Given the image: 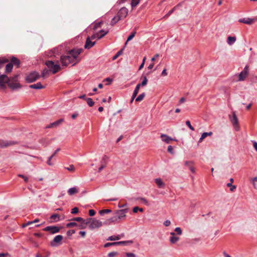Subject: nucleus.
Returning a JSON list of instances; mask_svg holds the SVG:
<instances>
[{
  "label": "nucleus",
  "mask_w": 257,
  "mask_h": 257,
  "mask_svg": "<svg viewBox=\"0 0 257 257\" xmlns=\"http://www.w3.org/2000/svg\"><path fill=\"white\" fill-rule=\"evenodd\" d=\"M80 53V50H72L69 51L67 55L62 56L60 61L62 65L66 66L70 64H72V65L75 64L78 62L77 58Z\"/></svg>",
  "instance_id": "1"
},
{
  "label": "nucleus",
  "mask_w": 257,
  "mask_h": 257,
  "mask_svg": "<svg viewBox=\"0 0 257 257\" xmlns=\"http://www.w3.org/2000/svg\"><path fill=\"white\" fill-rule=\"evenodd\" d=\"M89 221V229L90 230H94L98 229L103 225V222L95 218H88Z\"/></svg>",
  "instance_id": "2"
},
{
  "label": "nucleus",
  "mask_w": 257,
  "mask_h": 257,
  "mask_svg": "<svg viewBox=\"0 0 257 257\" xmlns=\"http://www.w3.org/2000/svg\"><path fill=\"white\" fill-rule=\"evenodd\" d=\"M45 64L49 68V71L52 72L53 74L57 73L60 68V66L58 61L56 63H55L52 60L47 61L45 62Z\"/></svg>",
  "instance_id": "3"
},
{
  "label": "nucleus",
  "mask_w": 257,
  "mask_h": 257,
  "mask_svg": "<svg viewBox=\"0 0 257 257\" xmlns=\"http://www.w3.org/2000/svg\"><path fill=\"white\" fill-rule=\"evenodd\" d=\"M40 75L39 73L36 71L30 73L26 78V80L28 83H32L35 81Z\"/></svg>",
  "instance_id": "4"
},
{
  "label": "nucleus",
  "mask_w": 257,
  "mask_h": 257,
  "mask_svg": "<svg viewBox=\"0 0 257 257\" xmlns=\"http://www.w3.org/2000/svg\"><path fill=\"white\" fill-rule=\"evenodd\" d=\"M11 79L6 75L3 74L0 76V87L5 88L6 84L10 82Z\"/></svg>",
  "instance_id": "5"
},
{
  "label": "nucleus",
  "mask_w": 257,
  "mask_h": 257,
  "mask_svg": "<svg viewBox=\"0 0 257 257\" xmlns=\"http://www.w3.org/2000/svg\"><path fill=\"white\" fill-rule=\"evenodd\" d=\"M44 231H48L51 234L59 232L60 228L56 226H48L43 229Z\"/></svg>",
  "instance_id": "6"
},
{
  "label": "nucleus",
  "mask_w": 257,
  "mask_h": 257,
  "mask_svg": "<svg viewBox=\"0 0 257 257\" xmlns=\"http://www.w3.org/2000/svg\"><path fill=\"white\" fill-rule=\"evenodd\" d=\"M248 73V67L246 66L243 70L238 75V81H243L246 77Z\"/></svg>",
  "instance_id": "7"
},
{
  "label": "nucleus",
  "mask_w": 257,
  "mask_h": 257,
  "mask_svg": "<svg viewBox=\"0 0 257 257\" xmlns=\"http://www.w3.org/2000/svg\"><path fill=\"white\" fill-rule=\"evenodd\" d=\"M128 13V10L126 8H122L120 9L117 14V17L121 19V18L125 17Z\"/></svg>",
  "instance_id": "8"
},
{
  "label": "nucleus",
  "mask_w": 257,
  "mask_h": 257,
  "mask_svg": "<svg viewBox=\"0 0 257 257\" xmlns=\"http://www.w3.org/2000/svg\"><path fill=\"white\" fill-rule=\"evenodd\" d=\"M91 37H88L86 39V43L84 45L85 49H90L95 44V42H92Z\"/></svg>",
  "instance_id": "9"
},
{
  "label": "nucleus",
  "mask_w": 257,
  "mask_h": 257,
  "mask_svg": "<svg viewBox=\"0 0 257 257\" xmlns=\"http://www.w3.org/2000/svg\"><path fill=\"white\" fill-rule=\"evenodd\" d=\"M238 22L247 25H251L254 22V20L249 18H245L239 19Z\"/></svg>",
  "instance_id": "10"
},
{
  "label": "nucleus",
  "mask_w": 257,
  "mask_h": 257,
  "mask_svg": "<svg viewBox=\"0 0 257 257\" xmlns=\"http://www.w3.org/2000/svg\"><path fill=\"white\" fill-rule=\"evenodd\" d=\"M8 85L9 87L12 90H16L21 88L22 87L20 83L15 82H11V81H10V82L9 83Z\"/></svg>",
  "instance_id": "11"
},
{
  "label": "nucleus",
  "mask_w": 257,
  "mask_h": 257,
  "mask_svg": "<svg viewBox=\"0 0 257 257\" xmlns=\"http://www.w3.org/2000/svg\"><path fill=\"white\" fill-rule=\"evenodd\" d=\"M117 221V217L116 216H113L110 218L106 219L103 223V224L109 225L113 223H115Z\"/></svg>",
  "instance_id": "12"
},
{
  "label": "nucleus",
  "mask_w": 257,
  "mask_h": 257,
  "mask_svg": "<svg viewBox=\"0 0 257 257\" xmlns=\"http://www.w3.org/2000/svg\"><path fill=\"white\" fill-rule=\"evenodd\" d=\"M123 236V234H117V235H112V236H110L108 237V238H107V241H116V240H118L122 239Z\"/></svg>",
  "instance_id": "13"
},
{
  "label": "nucleus",
  "mask_w": 257,
  "mask_h": 257,
  "mask_svg": "<svg viewBox=\"0 0 257 257\" xmlns=\"http://www.w3.org/2000/svg\"><path fill=\"white\" fill-rule=\"evenodd\" d=\"M108 31H106L104 33V34H100L99 33H97L94 35H93L91 37V39L92 40H94L95 39H100L102 38L103 37H104L105 35H106L108 33Z\"/></svg>",
  "instance_id": "14"
},
{
  "label": "nucleus",
  "mask_w": 257,
  "mask_h": 257,
  "mask_svg": "<svg viewBox=\"0 0 257 257\" xmlns=\"http://www.w3.org/2000/svg\"><path fill=\"white\" fill-rule=\"evenodd\" d=\"M155 182L160 188H165V184L161 178H156L155 179Z\"/></svg>",
  "instance_id": "15"
},
{
  "label": "nucleus",
  "mask_w": 257,
  "mask_h": 257,
  "mask_svg": "<svg viewBox=\"0 0 257 257\" xmlns=\"http://www.w3.org/2000/svg\"><path fill=\"white\" fill-rule=\"evenodd\" d=\"M161 138L163 142L167 144L169 143L170 141L173 140L172 138L165 134H162L161 135Z\"/></svg>",
  "instance_id": "16"
},
{
  "label": "nucleus",
  "mask_w": 257,
  "mask_h": 257,
  "mask_svg": "<svg viewBox=\"0 0 257 257\" xmlns=\"http://www.w3.org/2000/svg\"><path fill=\"white\" fill-rule=\"evenodd\" d=\"M89 223L88 218L86 219H83V220L80 222L81 228L84 229L87 227L89 228Z\"/></svg>",
  "instance_id": "17"
},
{
  "label": "nucleus",
  "mask_w": 257,
  "mask_h": 257,
  "mask_svg": "<svg viewBox=\"0 0 257 257\" xmlns=\"http://www.w3.org/2000/svg\"><path fill=\"white\" fill-rule=\"evenodd\" d=\"M14 144V142L12 141H0V146L2 147L10 146Z\"/></svg>",
  "instance_id": "18"
},
{
  "label": "nucleus",
  "mask_w": 257,
  "mask_h": 257,
  "mask_svg": "<svg viewBox=\"0 0 257 257\" xmlns=\"http://www.w3.org/2000/svg\"><path fill=\"white\" fill-rule=\"evenodd\" d=\"M126 212H127L126 209L120 210L117 213V214H118L117 216H116L117 217V220L118 219H121V218H123V217H124L125 216V213Z\"/></svg>",
  "instance_id": "19"
},
{
  "label": "nucleus",
  "mask_w": 257,
  "mask_h": 257,
  "mask_svg": "<svg viewBox=\"0 0 257 257\" xmlns=\"http://www.w3.org/2000/svg\"><path fill=\"white\" fill-rule=\"evenodd\" d=\"M29 87L33 89H41L43 88L44 87L42 85L40 82L37 83L36 84H34L29 86Z\"/></svg>",
  "instance_id": "20"
},
{
  "label": "nucleus",
  "mask_w": 257,
  "mask_h": 257,
  "mask_svg": "<svg viewBox=\"0 0 257 257\" xmlns=\"http://www.w3.org/2000/svg\"><path fill=\"white\" fill-rule=\"evenodd\" d=\"M231 121L234 127L238 125V119L234 113H233L232 117L231 118Z\"/></svg>",
  "instance_id": "21"
},
{
  "label": "nucleus",
  "mask_w": 257,
  "mask_h": 257,
  "mask_svg": "<svg viewBox=\"0 0 257 257\" xmlns=\"http://www.w3.org/2000/svg\"><path fill=\"white\" fill-rule=\"evenodd\" d=\"M235 37L229 36L227 39V43L229 45H232L236 41Z\"/></svg>",
  "instance_id": "22"
},
{
  "label": "nucleus",
  "mask_w": 257,
  "mask_h": 257,
  "mask_svg": "<svg viewBox=\"0 0 257 257\" xmlns=\"http://www.w3.org/2000/svg\"><path fill=\"white\" fill-rule=\"evenodd\" d=\"M212 135V132L203 133L202 134L200 138L199 139V143L202 142L204 139H205L207 136H211Z\"/></svg>",
  "instance_id": "23"
},
{
  "label": "nucleus",
  "mask_w": 257,
  "mask_h": 257,
  "mask_svg": "<svg viewBox=\"0 0 257 257\" xmlns=\"http://www.w3.org/2000/svg\"><path fill=\"white\" fill-rule=\"evenodd\" d=\"M124 242H107V243H106V244H104V246L105 247H109L110 246L116 245H118V244H121V243H123Z\"/></svg>",
  "instance_id": "24"
},
{
  "label": "nucleus",
  "mask_w": 257,
  "mask_h": 257,
  "mask_svg": "<svg viewBox=\"0 0 257 257\" xmlns=\"http://www.w3.org/2000/svg\"><path fill=\"white\" fill-rule=\"evenodd\" d=\"M77 192L78 190L76 187H72L70 188L68 191V193L70 195H72Z\"/></svg>",
  "instance_id": "25"
},
{
  "label": "nucleus",
  "mask_w": 257,
  "mask_h": 257,
  "mask_svg": "<svg viewBox=\"0 0 257 257\" xmlns=\"http://www.w3.org/2000/svg\"><path fill=\"white\" fill-rule=\"evenodd\" d=\"M12 64H15L17 65L18 66H19L20 64V61L16 57H12L11 59V63Z\"/></svg>",
  "instance_id": "26"
},
{
  "label": "nucleus",
  "mask_w": 257,
  "mask_h": 257,
  "mask_svg": "<svg viewBox=\"0 0 257 257\" xmlns=\"http://www.w3.org/2000/svg\"><path fill=\"white\" fill-rule=\"evenodd\" d=\"M123 49L124 48H123L122 49H121L120 50H119L116 54L115 55H114L113 57H112V60H114L115 59H116L119 56H120L121 55H122V53H123Z\"/></svg>",
  "instance_id": "27"
},
{
  "label": "nucleus",
  "mask_w": 257,
  "mask_h": 257,
  "mask_svg": "<svg viewBox=\"0 0 257 257\" xmlns=\"http://www.w3.org/2000/svg\"><path fill=\"white\" fill-rule=\"evenodd\" d=\"M13 65L12 63H9L6 65V71L7 72H10L12 70Z\"/></svg>",
  "instance_id": "28"
},
{
  "label": "nucleus",
  "mask_w": 257,
  "mask_h": 257,
  "mask_svg": "<svg viewBox=\"0 0 257 257\" xmlns=\"http://www.w3.org/2000/svg\"><path fill=\"white\" fill-rule=\"evenodd\" d=\"M226 185L227 187H230V191L231 192H233L236 188V186L232 185L231 183H228Z\"/></svg>",
  "instance_id": "29"
},
{
  "label": "nucleus",
  "mask_w": 257,
  "mask_h": 257,
  "mask_svg": "<svg viewBox=\"0 0 257 257\" xmlns=\"http://www.w3.org/2000/svg\"><path fill=\"white\" fill-rule=\"evenodd\" d=\"M145 96V93H143L141 94H140L136 98V101H142L144 98Z\"/></svg>",
  "instance_id": "30"
},
{
  "label": "nucleus",
  "mask_w": 257,
  "mask_h": 257,
  "mask_svg": "<svg viewBox=\"0 0 257 257\" xmlns=\"http://www.w3.org/2000/svg\"><path fill=\"white\" fill-rule=\"evenodd\" d=\"M51 219L54 220L55 221H58L60 220V217L58 214H55L51 216Z\"/></svg>",
  "instance_id": "31"
},
{
  "label": "nucleus",
  "mask_w": 257,
  "mask_h": 257,
  "mask_svg": "<svg viewBox=\"0 0 257 257\" xmlns=\"http://www.w3.org/2000/svg\"><path fill=\"white\" fill-rule=\"evenodd\" d=\"M88 105L89 106H92L94 105V102L91 98H85Z\"/></svg>",
  "instance_id": "32"
},
{
  "label": "nucleus",
  "mask_w": 257,
  "mask_h": 257,
  "mask_svg": "<svg viewBox=\"0 0 257 257\" xmlns=\"http://www.w3.org/2000/svg\"><path fill=\"white\" fill-rule=\"evenodd\" d=\"M140 0H132L131 2V6L132 8L137 6L140 3Z\"/></svg>",
  "instance_id": "33"
},
{
  "label": "nucleus",
  "mask_w": 257,
  "mask_h": 257,
  "mask_svg": "<svg viewBox=\"0 0 257 257\" xmlns=\"http://www.w3.org/2000/svg\"><path fill=\"white\" fill-rule=\"evenodd\" d=\"M140 87H141V84H138L136 87V88L133 92V94L135 96H137V95L138 94V92H139V89L140 88Z\"/></svg>",
  "instance_id": "34"
},
{
  "label": "nucleus",
  "mask_w": 257,
  "mask_h": 257,
  "mask_svg": "<svg viewBox=\"0 0 257 257\" xmlns=\"http://www.w3.org/2000/svg\"><path fill=\"white\" fill-rule=\"evenodd\" d=\"M251 181L253 187L257 189V177L253 178Z\"/></svg>",
  "instance_id": "35"
},
{
  "label": "nucleus",
  "mask_w": 257,
  "mask_h": 257,
  "mask_svg": "<svg viewBox=\"0 0 257 257\" xmlns=\"http://www.w3.org/2000/svg\"><path fill=\"white\" fill-rule=\"evenodd\" d=\"M119 20H120V19L117 16L114 17L111 21V23H110L111 25L112 26L114 25L115 24H116L118 22V21Z\"/></svg>",
  "instance_id": "36"
},
{
  "label": "nucleus",
  "mask_w": 257,
  "mask_h": 257,
  "mask_svg": "<svg viewBox=\"0 0 257 257\" xmlns=\"http://www.w3.org/2000/svg\"><path fill=\"white\" fill-rule=\"evenodd\" d=\"M62 242H51L50 245L52 247H57L61 244Z\"/></svg>",
  "instance_id": "37"
},
{
  "label": "nucleus",
  "mask_w": 257,
  "mask_h": 257,
  "mask_svg": "<svg viewBox=\"0 0 257 257\" xmlns=\"http://www.w3.org/2000/svg\"><path fill=\"white\" fill-rule=\"evenodd\" d=\"M143 77L144 79H143V80L141 84H141V86H144L146 85H147V82H148V79L146 76H143Z\"/></svg>",
  "instance_id": "38"
},
{
  "label": "nucleus",
  "mask_w": 257,
  "mask_h": 257,
  "mask_svg": "<svg viewBox=\"0 0 257 257\" xmlns=\"http://www.w3.org/2000/svg\"><path fill=\"white\" fill-rule=\"evenodd\" d=\"M111 210H110V209H104V210H101L100 211H99V214L101 215H103V214H104L105 213H110L111 212Z\"/></svg>",
  "instance_id": "39"
},
{
  "label": "nucleus",
  "mask_w": 257,
  "mask_h": 257,
  "mask_svg": "<svg viewBox=\"0 0 257 257\" xmlns=\"http://www.w3.org/2000/svg\"><path fill=\"white\" fill-rule=\"evenodd\" d=\"M172 236L170 237V241H178V240L179 239V238L177 237H175L174 235H175V233L174 232H172L171 233Z\"/></svg>",
  "instance_id": "40"
},
{
  "label": "nucleus",
  "mask_w": 257,
  "mask_h": 257,
  "mask_svg": "<svg viewBox=\"0 0 257 257\" xmlns=\"http://www.w3.org/2000/svg\"><path fill=\"white\" fill-rule=\"evenodd\" d=\"M63 239V236L61 235L56 236L53 241H61Z\"/></svg>",
  "instance_id": "41"
},
{
  "label": "nucleus",
  "mask_w": 257,
  "mask_h": 257,
  "mask_svg": "<svg viewBox=\"0 0 257 257\" xmlns=\"http://www.w3.org/2000/svg\"><path fill=\"white\" fill-rule=\"evenodd\" d=\"M134 213H137L138 211H140V212L143 211V209L142 208H139L138 206L135 207L133 209Z\"/></svg>",
  "instance_id": "42"
},
{
  "label": "nucleus",
  "mask_w": 257,
  "mask_h": 257,
  "mask_svg": "<svg viewBox=\"0 0 257 257\" xmlns=\"http://www.w3.org/2000/svg\"><path fill=\"white\" fill-rule=\"evenodd\" d=\"M77 226V223L74 222H71L66 224L67 227H74Z\"/></svg>",
  "instance_id": "43"
},
{
  "label": "nucleus",
  "mask_w": 257,
  "mask_h": 257,
  "mask_svg": "<svg viewBox=\"0 0 257 257\" xmlns=\"http://www.w3.org/2000/svg\"><path fill=\"white\" fill-rule=\"evenodd\" d=\"M186 124L188 126L189 128L192 131H194V127L191 125L190 121L189 120H187L186 121Z\"/></svg>",
  "instance_id": "44"
},
{
  "label": "nucleus",
  "mask_w": 257,
  "mask_h": 257,
  "mask_svg": "<svg viewBox=\"0 0 257 257\" xmlns=\"http://www.w3.org/2000/svg\"><path fill=\"white\" fill-rule=\"evenodd\" d=\"M57 125H58V124L57 123V121H56L55 122H54L51 123L50 124H49V125H48L46 127L50 128V127H54V126H56Z\"/></svg>",
  "instance_id": "45"
},
{
  "label": "nucleus",
  "mask_w": 257,
  "mask_h": 257,
  "mask_svg": "<svg viewBox=\"0 0 257 257\" xmlns=\"http://www.w3.org/2000/svg\"><path fill=\"white\" fill-rule=\"evenodd\" d=\"M117 254H118V253L116 251H112V252H109L108 254V257H114Z\"/></svg>",
  "instance_id": "46"
},
{
  "label": "nucleus",
  "mask_w": 257,
  "mask_h": 257,
  "mask_svg": "<svg viewBox=\"0 0 257 257\" xmlns=\"http://www.w3.org/2000/svg\"><path fill=\"white\" fill-rule=\"evenodd\" d=\"M48 71L49 70L47 69H44L42 73V77L45 78L46 76V75H48Z\"/></svg>",
  "instance_id": "47"
},
{
  "label": "nucleus",
  "mask_w": 257,
  "mask_h": 257,
  "mask_svg": "<svg viewBox=\"0 0 257 257\" xmlns=\"http://www.w3.org/2000/svg\"><path fill=\"white\" fill-rule=\"evenodd\" d=\"M54 155H52L49 158H48V160L47 161V164L50 165V166H52L53 165V164L51 163V159L54 157Z\"/></svg>",
  "instance_id": "48"
},
{
  "label": "nucleus",
  "mask_w": 257,
  "mask_h": 257,
  "mask_svg": "<svg viewBox=\"0 0 257 257\" xmlns=\"http://www.w3.org/2000/svg\"><path fill=\"white\" fill-rule=\"evenodd\" d=\"M168 151L171 154H174V152L173 151V147L171 146H169L168 147Z\"/></svg>",
  "instance_id": "49"
},
{
  "label": "nucleus",
  "mask_w": 257,
  "mask_h": 257,
  "mask_svg": "<svg viewBox=\"0 0 257 257\" xmlns=\"http://www.w3.org/2000/svg\"><path fill=\"white\" fill-rule=\"evenodd\" d=\"M68 171H74L75 170L74 167L73 165H70L68 167L65 168Z\"/></svg>",
  "instance_id": "50"
},
{
  "label": "nucleus",
  "mask_w": 257,
  "mask_h": 257,
  "mask_svg": "<svg viewBox=\"0 0 257 257\" xmlns=\"http://www.w3.org/2000/svg\"><path fill=\"white\" fill-rule=\"evenodd\" d=\"M175 231L177 232L178 234H181L182 233V230L180 227H176L175 229Z\"/></svg>",
  "instance_id": "51"
},
{
  "label": "nucleus",
  "mask_w": 257,
  "mask_h": 257,
  "mask_svg": "<svg viewBox=\"0 0 257 257\" xmlns=\"http://www.w3.org/2000/svg\"><path fill=\"white\" fill-rule=\"evenodd\" d=\"M34 235L40 239H43V238L42 237L43 234L41 233H35L34 234Z\"/></svg>",
  "instance_id": "52"
},
{
  "label": "nucleus",
  "mask_w": 257,
  "mask_h": 257,
  "mask_svg": "<svg viewBox=\"0 0 257 257\" xmlns=\"http://www.w3.org/2000/svg\"><path fill=\"white\" fill-rule=\"evenodd\" d=\"M18 176L19 177L23 178V179H24V180L26 182H27L28 181V178L27 177H26L23 175H21V174H19Z\"/></svg>",
  "instance_id": "53"
},
{
  "label": "nucleus",
  "mask_w": 257,
  "mask_h": 257,
  "mask_svg": "<svg viewBox=\"0 0 257 257\" xmlns=\"http://www.w3.org/2000/svg\"><path fill=\"white\" fill-rule=\"evenodd\" d=\"M33 224V221H28L26 223L23 224L22 225V227H26V226H27L28 225H30L31 224Z\"/></svg>",
  "instance_id": "54"
},
{
  "label": "nucleus",
  "mask_w": 257,
  "mask_h": 257,
  "mask_svg": "<svg viewBox=\"0 0 257 257\" xmlns=\"http://www.w3.org/2000/svg\"><path fill=\"white\" fill-rule=\"evenodd\" d=\"M78 209L77 207H74L72 209L71 213L72 214H76L78 213Z\"/></svg>",
  "instance_id": "55"
},
{
  "label": "nucleus",
  "mask_w": 257,
  "mask_h": 257,
  "mask_svg": "<svg viewBox=\"0 0 257 257\" xmlns=\"http://www.w3.org/2000/svg\"><path fill=\"white\" fill-rule=\"evenodd\" d=\"M18 75H16L14 76L12 78H10L11 79V82H16L17 81Z\"/></svg>",
  "instance_id": "56"
},
{
  "label": "nucleus",
  "mask_w": 257,
  "mask_h": 257,
  "mask_svg": "<svg viewBox=\"0 0 257 257\" xmlns=\"http://www.w3.org/2000/svg\"><path fill=\"white\" fill-rule=\"evenodd\" d=\"M83 218H81V217H75V218H74L73 219V220H74V221H78V222H80L81 221L83 220Z\"/></svg>",
  "instance_id": "57"
},
{
  "label": "nucleus",
  "mask_w": 257,
  "mask_h": 257,
  "mask_svg": "<svg viewBox=\"0 0 257 257\" xmlns=\"http://www.w3.org/2000/svg\"><path fill=\"white\" fill-rule=\"evenodd\" d=\"M95 211L94 210L91 209V210H89V214L90 216H93L95 215Z\"/></svg>",
  "instance_id": "58"
},
{
  "label": "nucleus",
  "mask_w": 257,
  "mask_h": 257,
  "mask_svg": "<svg viewBox=\"0 0 257 257\" xmlns=\"http://www.w3.org/2000/svg\"><path fill=\"white\" fill-rule=\"evenodd\" d=\"M141 200H142V201L143 203H144L146 205H149V202L147 199H146L145 198H142L141 199Z\"/></svg>",
  "instance_id": "59"
},
{
  "label": "nucleus",
  "mask_w": 257,
  "mask_h": 257,
  "mask_svg": "<svg viewBox=\"0 0 257 257\" xmlns=\"http://www.w3.org/2000/svg\"><path fill=\"white\" fill-rule=\"evenodd\" d=\"M74 233H75V231L74 230H70L67 232V234L68 236H70V235H72Z\"/></svg>",
  "instance_id": "60"
},
{
  "label": "nucleus",
  "mask_w": 257,
  "mask_h": 257,
  "mask_svg": "<svg viewBox=\"0 0 257 257\" xmlns=\"http://www.w3.org/2000/svg\"><path fill=\"white\" fill-rule=\"evenodd\" d=\"M136 34V32L134 31L130 35V41L131 40L135 37Z\"/></svg>",
  "instance_id": "61"
},
{
  "label": "nucleus",
  "mask_w": 257,
  "mask_h": 257,
  "mask_svg": "<svg viewBox=\"0 0 257 257\" xmlns=\"http://www.w3.org/2000/svg\"><path fill=\"white\" fill-rule=\"evenodd\" d=\"M171 224V222L170 220H166L164 222V224L165 226H168L170 225Z\"/></svg>",
  "instance_id": "62"
},
{
  "label": "nucleus",
  "mask_w": 257,
  "mask_h": 257,
  "mask_svg": "<svg viewBox=\"0 0 257 257\" xmlns=\"http://www.w3.org/2000/svg\"><path fill=\"white\" fill-rule=\"evenodd\" d=\"M161 75L163 76H166L167 75L166 69H163V71L162 72Z\"/></svg>",
  "instance_id": "63"
},
{
  "label": "nucleus",
  "mask_w": 257,
  "mask_h": 257,
  "mask_svg": "<svg viewBox=\"0 0 257 257\" xmlns=\"http://www.w3.org/2000/svg\"><path fill=\"white\" fill-rule=\"evenodd\" d=\"M253 146L255 150V151L257 152V142L253 141Z\"/></svg>",
  "instance_id": "64"
}]
</instances>
